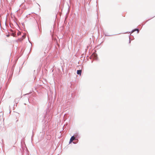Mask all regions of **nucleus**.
I'll return each mask as SVG.
<instances>
[{
	"instance_id": "nucleus-5",
	"label": "nucleus",
	"mask_w": 155,
	"mask_h": 155,
	"mask_svg": "<svg viewBox=\"0 0 155 155\" xmlns=\"http://www.w3.org/2000/svg\"><path fill=\"white\" fill-rule=\"evenodd\" d=\"M25 35H23V36H22V37H23L24 38H25Z\"/></svg>"
},
{
	"instance_id": "nucleus-3",
	"label": "nucleus",
	"mask_w": 155,
	"mask_h": 155,
	"mask_svg": "<svg viewBox=\"0 0 155 155\" xmlns=\"http://www.w3.org/2000/svg\"><path fill=\"white\" fill-rule=\"evenodd\" d=\"M137 31V32L138 33L139 32V30L138 29H135L134 30V31H133V32H134L135 31Z\"/></svg>"
},
{
	"instance_id": "nucleus-1",
	"label": "nucleus",
	"mask_w": 155,
	"mask_h": 155,
	"mask_svg": "<svg viewBox=\"0 0 155 155\" xmlns=\"http://www.w3.org/2000/svg\"><path fill=\"white\" fill-rule=\"evenodd\" d=\"M75 139V137L74 136H72L70 139L69 143L70 144Z\"/></svg>"
},
{
	"instance_id": "nucleus-2",
	"label": "nucleus",
	"mask_w": 155,
	"mask_h": 155,
	"mask_svg": "<svg viewBox=\"0 0 155 155\" xmlns=\"http://www.w3.org/2000/svg\"><path fill=\"white\" fill-rule=\"evenodd\" d=\"M82 71L80 70H78L77 71V74H79L80 75H81V73Z\"/></svg>"
},
{
	"instance_id": "nucleus-6",
	"label": "nucleus",
	"mask_w": 155,
	"mask_h": 155,
	"mask_svg": "<svg viewBox=\"0 0 155 155\" xmlns=\"http://www.w3.org/2000/svg\"><path fill=\"white\" fill-rule=\"evenodd\" d=\"M15 34H14V33L13 34V36H15Z\"/></svg>"
},
{
	"instance_id": "nucleus-4",
	"label": "nucleus",
	"mask_w": 155,
	"mask_h": 155,
	"mask_svg": "<svg viewBox=\"0 0 155 155\" xmlns=\"http://www.w3.org/2000/svg\"><path fill=\"white\" fill-rule=\"evenodd\" d=\"M21 32H18V33L17 34H18V35H21Z\"/></svg>"
}]
</instances>
